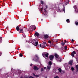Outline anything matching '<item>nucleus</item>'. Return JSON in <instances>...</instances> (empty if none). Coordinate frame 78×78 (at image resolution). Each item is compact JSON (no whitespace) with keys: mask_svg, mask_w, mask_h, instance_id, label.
<instances>
[{"mask_svg":"<svg viewBox=\"0 0 78 78\" xmlns=\"http://www.w3.org/2000/svg\"><path fill=\"white\" fill-rule=\"evenodd\" d=\"M32 65H33V64H30V66H32Z\"/></svg>","mask_w":78,"mask_h":78,"instance_id":"41","label":"nucleus"},{"mask_svg":"<svg viewBox=\"0 0 78 78\" xmlns=\"http://www.w3.org/2000/svg\"><path fill=\"white\" fill-rule=\"evenodd\" d=\"M48 42L49 43H50V44H51V41H49Z\"/></svg>","mask_w":78,"mask_h":78,"instance_id":"34","label":"nucleus"},{"mask_svg":"<svg viewBox=\"0 0 78 78\" xmlns=\"http://www.w3.org/2000/svg\"><path fill=\"white\" fill-rule=\"evenodd\" d=\"M32 44L34 45H35V46H37V44H38V42L37 41L36 42V41H34V40L32 42Z\"/></svg>","mask_w":78,"mask_h":78,"instance_id":"2","label":"nucleus"},{"mask_svg":"<svg viewBox=\"0 0 78 78\" xmlns=\"http://www.w3.org/2000/svg\"><path fill=\"white\" fill-rule=\"evenodd\" d=\"M76 61H77V62H78V61L77 60H76Z\"/></svg>","mask_w":78,"mask_h":78,"instance_id":"44","label":"nucleus"},{"mask_svg":"<svg viewBox=\"0 0 78 78\" xmlns=\"http://www.w3.org/2000/svg\"><path fill=\"white\" fill-rule=\"evenodd\" d=\"M41 4H44V2H43V1H41Z\"/></svg>","mask_w":78,"mask_h":78,"instance_id":"29","label":"nucleus"},{"mask_svg":"<svg viewBox=\"0 0 78 78\" xmlns=\"http://www.w3.org/2000/svg\"><path fill=\"white\" fill-rule=\"evenodd\" d=\"M54 78H59V77L58 76H56L55 77H54Z\"/></svg>","mask_w":78,"mask_h":78,"instance_id":"31","label":"nucleus"},{"mask_svg":"<svg viewBox=\"0 0 78 78\" xmlns=\"http://www.w3.org/2000/svg\"><path fill=\"white\" fill-rule=\"evenodd\" d=\"M23 31V29H20L19 32L20 33H22Z\"/></svg>","mask_w":78,"mask_h":78,"instance_id":"18","label":"nucleus"},{"mask_svg":"<svg viewBox=\"0 0 78 78\" xmlns=\"http://www.w3.org/2000/svg\"><path fill=\"white\" fill-rule=\"evenodd\" d=\"M71 70H74V68H73V67H72L71 68Z\"/></svg>","mask_w":78,"mask_h":78,"instance_id":"28","label":"nucleus"},{"mask_svg":"<svg viewBox=\"0 0 78 78\" xmlns=\"http://www.w3.org/2000/svg\"><path fill=\"white\" fill-rule=\"evenodd\" d=\"M48 64H48V65H49V66H51V65L52 64L51 62L50 61L49 62Z\"/></svg>","mask_w":78,"mask_h":78,"instance_id":"14","label":"nucleus"},{"mask_svg":"<svg viewBox=\"0 0 78 78\" xmlns=\"http://www.w3.org/2000/svg\"><path fill=\"white\" fill-rule=\"evenodd\" d=\"M40 47H41V48H45V44H40Z\"/></svg>","mask_w":78,"mask_h":78,"instance_id":"4","label":"nucleus"},{"mask_svg":"<svg viewBox=\"0 0 78 78\" xmlns=\"http://www.w3.org/2000/svg\"><path fill=\"white\" fill-rule=\"evenodd\" d=\"M65 42H66V41H65Z\"/></svg>","mask_w":78,"mask_h":78,"instance_id":"47","label":"nucleus"},{"mask_svg":"<svg viewBox=\"0 0 78 78\" xmlns=\"http://www.w3.org/2000/svg\"><path fill=\"white\" fill-rule=\"evenodd\" d=\"M69 3V0H66L65 5H68Z\"/></svg>","mask_w":78,"mask_h":78,"instance_id":"9","label":"nucleus"},{"mask_svg":"<svg viewBox=\"0 0 78 78\" xmlns=\"http://www.w3.org/2000/svg\"><path fill=\"white\" fill-rule=\"evenodd\" d=\"M65 50H66V49H67V47H65Z\"/></svg>","mask_w":78,"mask_h":78,"instance_id":"38","label":"nucleus"},{"mask_svg":"<svg viewBox=\"0 0 78 78\" xmlns=\"http://www.w3.org/2000/svg\"><path fill=\"white\" fill-rule=\"evenodd\" d=\"M43 7H42V8H41V9H43Z\"/></svg>","mask_w":78,"mask_h":78,"instance_id":"45","label":"nucleus"},{"mask_svg":"<svg viewBox=\"0 0 78 78\" xmlns=\"http://www.w3.org/2000/svg\"><path fill=\"white\" fill-rule=\"evenodd\" d=\"M71 56H73V57H74V56H75V55H74V54H73V53L72 54Z\"/></svg>","mask_w":78,"mask_h":78,"instance_id":"25","label":"nucleus"},{"mask_svg":"<svg viewBox=\"0 0 78 78\" xmlns=\"http://www.w3.org/2000/svg\"><path fill=\"white\" fill-rule=\"evenodd\" d=\"M58 70L61 73V72H62V70H61V68H59L58 69Z\"/></svg>","mask_w":78,"mask_h":78,"instance_id":"15","label":"nucleus"},{"mask_svg":"<svg viewBox=\"0 0 78 78\" xmlns=\"http://www.w3.org/2000/svg\"><path fill=\"white\" fill-rule=\"evenodd\" d=\"M50 46H54V45H53V44L52 43H51L50 44Z\"/></svg>","mask_w":78,"mask_h":78,"instance_id":"20","label":"nucleus"},{"mask_svg":"<svg viewBox=\"0 0 78 78\" xmlns=\"http://www.w3.org/2000/svg\"><path fill=\"white\" fill-rule=\"evenodd\" d=\"M1 52H0V56L1 55Z\"/></svg>","mask_w":78,"mask_h":78,"instance_id":"43","label":"nucleus"},{"mask_svg":"<svg viewBox=\"0 0 78 78\" xmlns=\"http://www.w3.org/2000/svg\"><path fill=\"white\" fill-rule=\"evenodd\" d=\"M29 78H34V77L31 76L29 77Z\"/></svg>","mask_w":78,"mask_h":78,"instance_id":"37","label":"nucleus"},{"mask_svg":"<svg viewBox=\"0 0 78 78\" xmlns=\"http://www.w3.org/2000/svg\"><path fill=\"white\" fill-rule=\"evenodd\" d=\"M62 45L63 46H64L65 45V43H62Z\"/></svg>","mask_w":78,"mask_h":78,"instance_id":"23","label":"nucleus"},{"mask_svg":"<svg viewBox=\"0 0 78 78\" xmlns=\"http://www.w3.org/2000/svg\"><path fill=\"white\" fill-rule=\"evenodd\" d=\"M34 70H39V69L38 68H37V66H34Z\"/></svg>","mask_w":78,"mask_h":78,"instance_id":"12","label":"nucleus"},{"mask_svg":"<svg viewBox=\"0 0 78 78\" xmlns=\"http://www.w3.org/2000/svg\"><path fill=\"white\" fill-rule=\"evenodd\" d=\"M73 54H74V55H75V54H76V52H75V51H74L73 52Z\"/></svg>","mask_w":78,"mask_h":78,"instance_id":"24","label":"nucleus"},{"mask_svg":"<svg viewBox=\"0 0 78 78\" xmlns=\"http://www.w3.org/2000/svg\"><path fill=\"white\" fill-rule=\"evenodd\" d=\"M44 37L45 39H47V38H48V35H44Z\"/></svg>","mask_w":78,"mask_h":78,"instance_id":"13","label":"nucleus"},{"mask_svg":"<svg viewBox=\"0 0 78 78\" xmlns=\"http://www.w3.org/2000/svg\"><path fill=\"white\" fill-rule=\"evenodd\" d=\"M41 20L42 21V20H43V19H41Z\"/></svg>","mask_w":78,"mask_h":78,"instance_id":"49","label":"nucleus"},{"mask_svg":"<svg viewBox=\"0 0 78 78\" xmlns=\"http://www.w3.org/2000/svg\"><path fill=\"white\" fill-rule=\"evenodd\" d=\"M56 59H57V60L58 61H60V62H61L62 61V59L59 57L58 58H57Z\"/></svg>","mask_w":78,"mask_h":78,"instance_id":"7","label":"nucleus"},{"mask_svg":"<svg viewBox=\"0 0 78 78\" xmlns=\"http://www.w3.org/2000/svg\"><path fill=\"white\" fill-rule=\"evenodd\" d=\"M51 68V66L50 65H48L47 68V69L48 70V71L50 70Z\"/></svg>","mask_w":78,"mask_h":78,"instance_id":"5","label":"nucleus"},{"mask_svg":"<svg viewBox=\"0 0 78 78\" xmlns=\"http://www.w3.org/2000/svg\"><path fill=\"white\" fill-rule=\"evenodd\" d=\"M44 11H46V10H45L44 9Z\"/></svg>","mask_w":78,"mask_h":78,"instance_id":"51","label":"nucleus"},{"mask_svg":"<svg viewBox=\"0 0 78 78\" xmlns=\"http://www.w3.org/2000/svg\"><path fill=\"white\" fill-rule=\"evenodd\" d=\"M76 69H77V71H78V65H76Z\"/></svg>","mask_w":78,"mask_h":78,"instance_id":"21","label":"nucleus"},{"mask_svg":"<svg viewBox=\"0 0 78 78\" xmlns=\"http://www.w3.org/2000/svg\"><path fill=\"white\" fill-rule=\"evenodd\" d=\"M33 75H34V76H36V77H38V76L37 75H35V74H34V73L33 74Z\"/></svg>","mask_w":78,"mask_h":78,"instance_id":"22","label":"nucleus"},{"mask_svg":"<svg viewBox=\"0 0 78 78\" xmlns=\"http://www.w3.org/2000/svg\"><path fill=\"white\" fill-rule=\"evenodd\" d=\"M41 71H44V69H43V68H41Z\"/></svg>","mask_w":78,"mask_h":78,"instance_id":"35","label":"nucleus"},{"mask_svg":"<svg viewBox=\"0 0 78 78\" xmlns=\"http://www.w3.org/2000/svg\"><path fill=\"white\" fill-rule=\"evenodd\" d=\"M0 39H1V40H2V37H1Z\"/></svg>","mask_w":78,"mask_h":78,"instance_id":"42","label":"nucleus"},{"mask_svg":"<svg viewBox=\"0 0 78 78\" xmlns=\"http://www.w3.org/2000/svg\"><path fill=\"white\" fill-rule=\"evenodd\" d=\"M73 62V60H71L69 62V64H70V65H72Z\"/></svg>","mask_w":78,"mask_h":78,"instance_id":"10","label":"nucleus"},{"mask_svg":"<svg viewBox=\"0 0 78 78\" xmlns=\"http://www.w3.org/2000/svg\"><path fill=\"white\" fill-rule=\"evenodd\" d=\"M26 78H28V77H26Z\"/></svg>","mask_w":78,"mask_h":78,"instance_id":"52","label":"nucleus"},{"mask_svg":"<svg viewBox=\"0 0 78 78\" xmlns=\"http://www.w3.org/2000/svg\"><path fill=\"white\" fill-rule=\"evenodd\" d=\"M54 58V56L53 55H51L49 56V59L50 60H53V59Z\"/></svg>","mask_w":78,"mask_h":78,"instance_id":"6","label":"nucleus"},{"mask_svg":"<svg viewBox=\"0 0 78 78\" xmlns=\"http://www.w3.org/2000/svg\"><path fill=\"white\" fill-rule=\"evenodd\" d=\"M19 27H16V29L17 31H19Z\"/></svg>","mask_w":78,"mask_h":78,"instance_id":"16","label":"nucleus"},{"mask_svg":"<svg viewBox=\"0 0 78 78\" xmlns=\"http://www.w3.org/2000/svg\"><path fill=\"white\" fill-rule=\"evenodd\" d=\"M47 69V68L46 67H45L44 68V69Z\"/></svg>","mask_w":78,"mask_h":78,"instance_id":"40","label":"nucleus"},{"mask_svg":"<svg viewBox=\"0 0 78 78\" xmlns=\"http://www.w3.org/2000/svg\"><path fill=\"white\" fill-rule=\"evenodd\" d=\"M38 59H39L38 55H35L33 60V61H37Z\"/></svg>","mask_w":78,"mask_h":78,"instance_id":"1","label":"nucleus"},{"mask_svg":"<svg viewBox=\"0 0 78 78\" xmlns=\"http://www.w3.org/2000/svg\"><path fill=\"white\" fill-rule=\"evenodd\" d=\"M20 57H22V56H23V55H22V54H20Z\"/></svg>","mask_w":78,"mask_h":78,"instance_id":"26","label":"nucleus"},{"mask_svg":"<svg viewBox=\"0 0 78 78\" xmlns=\"http://www.w3.org/2000/svg\"><path fill=\"white\" fill-rule=\"evenodd\" d=\"M43 43V44H47V43L45 42H44Z\"/></svg>","mask_w":78,"mask_h":78,"instance_id":"32","label":"nucleus"},{"mask_svg":"<svg viewBox=\"0 0 78 78\" xmlns=\"http://www.w3.org/2000/svg\"><path fill=\"white\" fill-rule=\"evenodd\" d=\"M63 11H64V12H65V8H64Z\"/></svg>","mask_w":78,"mask_h":78,"instance_id":"36","label":"nucleus"},{"mask_svg":"<svg viewBox=\"0 0 78 78\" xmlns=\"http://www.w3.org/2000/svg\"><path fill=\"white\" fill-rule=\"evenodd\" d=\"M66 21L68 23H69V22H70V21L69 20V19L67 20Z\"/></svg>","mask_w":78,"mask_h":78,"instance_id":"19","label":"nucleus"},{"mask_svg":"<svg viewBox=\"0 0 78 78\" xmlns=\"http://www.w3.org/2000/svg\"><path fill=\"white\" fill-rule=\"evenodd\" d=\"M45 55L46 58H48V53H47L46 54H43V57H45Z\"/></svg>","mask_w":78,"mask_h":78,"instance_id":"3","label":"nucleus"},{"mask_svg":"<svg viewBox=\"0 0 78 78\" xmlns=\"http://www.w3.org/2000/svg\"><path fill=\"white\" fill-rule=\"evenodd\" d=\"M44 13V15H45V13Z\"/></svg>","mask_w":78,"mask_h":78,"instance_id":"48","label":"nucleus"},{"mask_svg":"<svg viewBox=\"0 0 78 78\" xmlns=\"http://www.w3.org/2000/svg\"><path fill=\"white\" fill-rule=\"evenodd\" d=\"M2 41H1V42H0V43H2Z\"/></svg>","mask_w":78,"mask_h":78,"instance_id":"46","label":"nucleus"},{"mask_svg":"<svg viewBox=\"0 0 78 78\" xmlns=\"http://www.w3.org/2000/svg\"><path fill=\"white\" fill-rule=\"evenodd\" d=\"M36 28V26H35L34 25L31 26L30 27L31 29H34V28Z\"/></svg>","mask_w":78,"mask_h":78,"instance_id":"8","label":"nucleus"},{"mask_svg":"<svg viewBox=\"0 0 78 78\" xmlns=\"http://www.w3.org/2000/svg\"><path fill=\"white\" fill-rule=\"evenodd\" d=\"M75 24L76 25H78V22H76Z\"/></svg>","mask_w":78,"mask_h":78,"instance_id":"30","label":"nucleus"},{"mask_svg":"<svg viewBox=\"0 0 78 78\" xmlns=\"http://www.w3.org/2000/svg\"><path fill=\"white\" fill-rule=\"evenodd\" d=\"M55 57L56 58V59H57V58H59V56L58 55V54H55Z\"/></svg>","mask_w":78,"mask_h":78,"instance_id":"11","label":"nucleus"},{"mask_svg":"<svg viewBox=\"0 0 78 78\" xmlns=\"http://www.w3.org/2000/svg\"><path fill=\"white\" fill-rule=\"evenodd\" d=\"M73 41H74L73 39L72 40V42H73Z\"/></svg>","mask_w":78,"mask_h":78,"instance_id":"39","label":"nucleus"},{"mask_svg":"<svg viewBox=\"0 0 78 78\" xmlns=\"http://www.w3.org/2000/svg\"><path fill=\"white\" fill-rule=\"evenodd\" d=\"M23 36L24 37H26V36L25 35V34H23Z\"/></svg>","mask_w":78,"mask_h":78,"instance_id":"27","label":"nucleus"},{"mask_svg":"<svg viewBox=\"0 0 78 78\" xmlns=\"http://www.w3.org/2000/svg\"><path fill=\"white\" fill-rule=\"evenodd\" d=\"M74 8H75V9H76V5H75L74 6Z\"/></svg>","mask_w":78,"mask_h":78,"instance_id":"33","label":"nucleus"},{"mask_svg":"<svg viewBox=\"0 0 78 78\" xmlns=\"http://www.w3.org/2000/svg\"><path fill=\"white\" fill-rule=\"evenodd\" d=\"M35 35L37 36H39V33H35Z\"/></svg>","mask_w":78,"mask_h":78,"instance_id":"17","label":"nucleus"},{"mask_svg":"<svg viewBox=\"0 0 78 78\" xmlns=\"http://www.w3.org/2000/svg\"><path fill=\"white\" fill-rule=\"evenodd\" d=\"M18 50H19V48H18Z\"/></svg>","mask_w":78,"mask_h":78,"instance_id":"50","label":"nucleus"}]
</instances>
